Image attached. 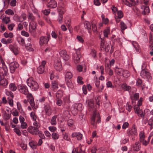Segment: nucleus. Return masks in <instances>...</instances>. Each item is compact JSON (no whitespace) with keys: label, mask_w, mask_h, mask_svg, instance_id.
<instances>
[{"label":"nucleus","mask_w":153,"mask_h":153,"mask_svg":"<svg viewBox=\"0 0 153 153\" xmlns=\"http://www.w3.org/2000/svg\"><path fill=\"white\" fill-rule=\"evenodd\" d=\"M107 65L108 67V69L107 70L109 71L108 74L110 76H112L113 74V71L110 69V67H109V64H107Z\"/></svg>","instance_id":"54"},{"label":"nucleus","mask_w":153,"mask_h":153,"mask_svg":"<svg viewBox=\"0 0 153 153\" xmlns=\"http://www.w3.org/2000/svg\"><path fill=\"white\" fill-rule=\"evenodd\" d=\"M141 74H145L147 78L148 79H150V78H152V77L150 76V73L149 72L146 71L145 70H143L141 71Z\"/></svg>","instance_id":"31"},{"label":"nucleus","mask_w":153,"mask_h":153,"mask_svg":"<svg viewBox=\"0 0 153 153\" xmlns=\"http://www.w3.org/2000/svg\"><path fill=\"white\" fill-rule=\"evenodd\" d=\"M57 115H54L52 117L51 123L52 125H55L57 123L56 119L57 118Z\"/></svg>","instance_id":"28"},{"label":"nucleus","mask_w":153,"mask_h":153,"mask_svg":"<svg viewBox=\"0 0 153 153\" xmlns=\"http://www.w3.org/2000/svg\"><path fill=\"white\" fill-rule=\"evenodd\" d=\"M82 105L81 104L79 103L78 104V105L77 106V108L76 109H75L74 110H75V111L76 112V113H75L76 114L77 112V110H81L82 109Z\"/></svg>","instance_id":"53"},{"label":"nucleus","mask_w":153,"mask_h":153,"mask_svg":"<svg viewBox=\"0 0 153 153\" xmlns=\"http://www.w3.org/2000/svg\"><path fill=\"white\" fill-rule=\"evenodd\" d=\"M47 6L50 8H55L57 6V3L55 0H51L48 3Z\"/></svg>","instance_id":"17"},{"label":"nucleus","mask_w":153,"mask_h":153,"mask_svg":"<svg viewBox=\"0 0 153 153\" xmlns=\"http://www.w3.org/2000/svg\"><path fill=\"white\" fill-rule=\"evenodd\" d=\"M66 11V9L64 5L62 6L59 5L58 7V12H59V15H63Z\"/></svg>","instance_id":"16"},{"label":"nucleus","mask_w":153,"mask_h":153,"mask_svg":"<svg viewBox=\"0 0 153 153\" xmlns=\"http://www.w3.org/2000/svg\"><path fill=\"white\" fill-rule=\"evenodd\" d=\"M115 71L118 75L124 77V70L123 68L116 67L115 68Z\"/></svg>","instance_id":"20"},{"label":"nucleus","mask_w":153,"mask_h":153,"mask_svg":"<svg viewBox=\"0 0 153 153\" xmlns=\"http://www.w3.org/2000/svg\"><path fill=\"white\" fill-rule=\"evenodd\" d=\"M27 18L29 19L32 21L34 20L35 19V17L32 13H29L27 15Z\"/></svg>","instance_id":"56"},{"label":"nucleus","mask_w":153,"mask_h":153,"mask_svg":"<svg viewBox=\"0 0 153 153\" xmlns=\"http://www.w3.org/2000/svg\"><path fill=\"white\" fill-rule=\"evenodd\" d=\"M134 111L136 114H137L138 116L141 117H144V114H143V111L141 109H140V106L138 105H135L134 106Z\"/></svg>","instance_id":"11"},{"label":"nucleus","mask_w":153,"mask_h":153,"mask_svg":"<svg viewBox=\"0 0 153 153\" xmlns=\"http://www.w3.org/2000/svg\"><path fill=\"white\" fill-rule=\"evenodd\" d=\"M46 64V62L45 61H43L42 62L41 65L37 68V72L38 73L41 74L44 72Z\"/></svg>","instance_id":"14"},{"label":"nucleus","mask_w":153,"mask_h":153,"mask_svg":"<svg viewBox=\"0 0 153 153\" xmlns=\"http://www.w3.org/2000/svg\"><path fill=\"white\" fill-rule=\"evenodd\" d=\"M59 54L60 56L65 60H68L69 59V56L67 54V52L65 50H62L60 51Z\"/></svg>","instance_id":"15"},{"label":"nucleus","mask_w":153,"mask_h":153,"mask_svg":"<svg viewBox=\"0 0 153 153\" xmlns=\"http://www.w3.org/2000/svg\"><path fill=\"white\" fill-rule=\"evenodd\" d=\"M76 153H84L85 150L82 149V146L80 145L78 147L75 149Z\"/></svg>","instance_id":"32"},{"label":"nucleus","mask_w":153,"mask_h":153,"mask_svg":"<svg viewBox=\"0 0 153 153\" xmlns=\"http://www.w3.org/2000/svg\"><path fill=\"white\" fill-rule=\"evenodd\" d=\"M27 85L31 90L33 91H36L39 88L38 83L32 78L28 79L27 81Z\"/></svg>","instance_id":"1"},{"label":"nucleus","mask_w":153,"mask_h":153,"mask_svg":"<svg viewBox=\"0 0 153 153\" xmlns=\"http://www.w3.org/2000/svg\"><path fill=\"white\" fill-rule=\"evenodd\" d=\"M120 25L121 31L123 33H124V23L123 21H122L120 22Z\"/></svg>","instance_id":"48"},{"label":"nucleus","mask_w":153,"mask_h":153,"mask_svg":"<svg viewBox=\"0 0 153 153\" xmlns=\"http://www.w3.org/2000/svg\"><path fill=\"white\" fill-rule=\"evenodd\" d=\"M47 36H41L39 38V42L40 46H42L44 44H47L50 39V34H46Z\"/></svg>","instance_id":"2"},{"label":"nucleus","mask_w":153,"mask_h":153,"mask_svg":"<svg viewBox=\"0 0 153 153\" xmlns=\"http://www.w3.org/2000/svg\"><path fill=\"white\" fill-rule=\"evenodd\" d=\"M27 130L30 133L32 134L36 135L39 133V129L35 127L32 126H29Z\"/></svg>","instance_id":"6"},{"label":"nucleus","mask_w":153,"mask_h":153,"mask_svg":"<svg viewBox=\"0 0 153 153\" xmlns=\"http://www.w3.org/2000/svg\"><path fill=\"white\" fill-rule=\"evenodd\" d=\"M6 29V27L4 26V25L3 23H1L0 25V32L1 33L5 31Z\"/></svg>","instance_id":"40"},{"label":"nucleus","mask_w":153,"mask_h":153,"mask_svg":"<svg viewBox=\"0 0 153 153\" xmlns=\"http://www.w3.org/2000/svg\"><path fill=\"white\" fill-rule=\"evenodd\" d=\"M34 122L33 123V125L36 126V128H37V129H39V128L40 127V123L37 121H34Z\"/></svg>","instance_id":"50"},{"label":"nucleus","mask_w":153,"mask_h":153,"mask_svg":"<svg viewBox=\"0 0 153 153\" xmlns=\"http://www.w3.org/2000/svg\"><path fill=\"white\" fill-rule=\"evenodd\" d=\"M17 1L16 0H11L10 2V6L11 7H15L16 5Z\"/></svg>","instance_id":"49"},{"label":"nucleus","mask_w":153,"mask_h":153,"mask_svg":"<svg viewBox=\"0 0 153 153\" xmlns=\"http://www.w3.org/2000/svg\"><path fill=\"white\" fill-rule=\"evenodd\" d=\"M9 48L10 50L13 52L15 55L18 54L19 53V51L17 48L13 45L10 44L9 45Z\"/></svg>","instance_id":"18"},{"label":"nucleus","mask_w":153,"mask_h":153,"mask_svg":"<svg viewBox=\"0 0 153 153\" xmlns=\"http://www.w3.org/2000/svg\"><path fill=\"white\" fill-rule=\"evenodd\" d=\"M9 88L10 91H15L16 90L17 88L18 89V86H16L15 83H12L9 84Z\"/></svg>","instance_id":"21"},{"label":"nucleus","mask_w":153,"mask_h":153,"mask_svg":"<svg viewBox=\"0 0 153 153\" xmlns=\"http://www.w3.org/2000/svg\"><path fill=\"white\" fill-rule=\"evenodd\" d=\"M30 116L33 121H36V116L34 112H31Z\"/></svg>","instance_id":"45"},{"label":"nucleus","mask_w":153,"mask_h":153,"mask_svg":"<svg viewBox=\"0 0 153 153\" xmlns=\"http://www.w3.org/2000/svg\"><path fill=\"white\" fill-rule=\"evenodd\" d=\"M63 138L65 140L67 141H70L71 139L68 136V134L66 133L63 134Z\"/></svg>","instance_id":"44"},{"label":"nucleus","mask_w":153,"mask_h":153,"mask_svg":"<svg viewBox=\"0 0 153 153\" xmlns=\"http://www.w3.org/2000/svg\"><path fill=\"white\" fill-rule=\"evenodd\" d=\"M139 97V94L138 93H135L133 96V98H131L132 103L133 102L134 100H138Z\"/></svg>","instance_id":"37"},{"label":"nucleus","mask_w":153,"mask_h":153,"mask_svg":"<svg viewBox=\"0 0 153 153\" xmlns=\"http://www.w3.org/2000/svg\"><path fill=\"white\" fill-rule=\"evenodd\" d=\"M118 16H117L119 19H121L123 16V14L121 11H118L117 12Z\"/></svg>","instance_id":"52"},{"label":"nucleus","mask_w":153,"mask_h":153,"mask_svg":"<svg viewBox=\"0 0 153 153\" xmlns=\"http://www.w3.org/2000/svg\"><path fill=\"white\" fill-rule=\"evenodd\" d=\"M52 137L54 140L58 139L59 137V135L55 132H53L51 135Z\"/></svg>","instance_id":"43"},{"label":"nucleus","mask_w":153,"mask_h":153,"mask_svg":"<svg viewBox=\"0 0 153 153\" xmlns=\"http://www.w3.org/2000/svg\"><path fill=\"white\" fill-rule=\"evenodd\" d=\"M63 92L62 90H59L56 93L57 99H60L63 96Z\"/></svg>","instance_id":"29"},{"label":"nucleus","mask_w":153,"mask_h":153,"mask_svg":"<svg viewBox=\"0 0 153 153\" xmlns=\"http://www.w3.org/2000/svg\"><path fill=\"white\" fill-rule=\"evenodd\" d=\"M110 29L109 28H108L105 29L103 31L104 36L105 37L108 38V35L110 34Z\"/></svg>","instance_id":"36"},{"label":"nucleus","mask_w":153,"mask_h":153,"mask_svg":"<svg viewBox=\"0 0 153 153\" xmlns=\"http://www.w3.org/2000/svg\"><path fill=\"white\" fill-rule=\"evenodd\" d=\"M17 40L19 43L21 45H23L25 43V40L22 37L18 38Z\"/></svg>","instance_id":"41"},{"label":"nucleus","mask_w":153,"mask_h":153,"mask_svg":"<svg viewBox=\"0 0 153 153\" xmlns=\"http://www.w3.org/2000/svg\"><path fill=\"white\" fill-rule=\"evenodd\" d=\"M23 28V25L21 23L18 24V27H17V30H22Z\"/></svg>","instance_id":"64"},{"label":"nucleus","mask_w":153,"mask_h":153,"mask_svg":"<svg viewBox=\"0 0 153 153\" xmlns=\"http://www.w3.org/2000/svg\"><path fill=\"white\" fill-rule=\"evenodd\" d=\"M21 34L22 36H24L27 37H28L29 36V33L24 30L22 31L21 32Z\"/></svg>","instance_id":"60"},{"label":"nucleus","mask_w":153,"mask_h":153,"mask_svg":"<svg viewBox=\"0 0 153 153\" xmlns=\"http://www.w3.org/2000/svg\"><path fill=\"white\" fill-rule=\"evenodd\" d=\"M131 90V87L130 86H128L125 83V91H128L130 92Z\"/></svg>","instance_id":"61"},{"label":"nucleus","mask_w":153,"mask_h":153,"mask_svg":"<svg viewBox=\"0 0 153 153\" xmlns=\"http://www.w3.org/2000/svg\"><path fill=\"white\" fill-rule=\"evenodd\" d=\"M65 81L66 82V84L69 88H74V85L71 82V80H65Z\"/></svg>","instance_id":"35"},{"label":"nucleus","mask_w":153,"mask_h":153,"mask_svg":"<svg viewBox=\"0 0 153 153\" xmlns=\"http://www.w3.org/2000/svg\"><path fill=\"white\" fill-rule=\"evenodd\" d=\"M5 13V14H7L8 15H13L14 14V13L13 11L11 9H8L6 10Z\"/></svg>","instance_id":"42"},{"label":"nucleus","mask_w":153,"mask_h":153,"mask_svg":"<svg viewBox=\"0 0 153 153\" xmlns=\"http://www.w3.org/2000/svg\"><path fill=\"white\" fill-rule=\"evenodd\" d=\"M8 84V81L4 78L3 74L0 75V85L6 88Z\"/></svg>","instance_id":"5"},{"label":"nucleus","mask_w":153,"mask_h":153,"mask_svg":"<svg viewBox=\"0 0 153 153\" xmlns=\"http://www.w3.org/2000/svg\"><path fill=\"white\" fill-rule=\"evenodd\" d=\"M13 20L17 22H22V20L21 19L20 16H18L17 14H15L13 17Z\"/></svg>","instance_id":"30"},{"label":"nucleus","mask_w":153,"mask_h":153,"mask_svg":"<svg viewBox=\"0 0 153 153\" xmlns=\"http://www.w3.org/2000/svg\"><path fill=\"white\" fill-rule=\"evenodd\" d=\"M29 145L33 149H36L37 146V143L33 140H32L29 142Z\"/></svg>","instance_id":"26"},{"label":"nucleus","mask_w":153,"mask_h":153,"mask_svg":"<svg viewBox=\"0 0 153 153\" xmlns=\"http://www.w3.org/2000/svg\"><path fill=\"white\" fill-rule=\"evenodd\" d=\"M81 56L80 51H77L74 55L73 58L74 62L75 64H77L80 62V58Z\"/></svg>","instance_id":"7"},{"label":"nucleus","mask_w":153,"mask_h":153,"mask_svg":"<svg viewBox=\"0 0 153 153\" xmlns=\"http://www.w3.org/2000/svg\"><path fill=\"white\" fill-rule=\"evenodd\" d=\"M18 90L20 93L26 95L29 92L27 87L25 85H18Z\"/></svg>","instance_id":"4"},{"label":"nucleus","mask_w":153,"mask_h":153,"mask_svg":"<svg viewBox=\"0 0 153 153\" xmlns=\"http://www.w3.org/2000/svg\"><path fill=\"white\" fill-rule=\"evenodd\" d=\"M140 144L139 142H136L133 147V150L136 151H139L140 149Z\"/></svg>","instance_id":"24"},{"label":"nucleus","mask_w":153,"mask_h":153,"mask_svg":"<svg viewBox=\"0 0 153 153\" xmlns=\"http://www.w3.org/2000/svg\"><path fill=\"white\" fill-rule=\"evenodd\" d=\"M4 37L6 38H12L13 36V33L11 32H10L8 34L7 33L5 32L4 34Z\"/></svg>","instance_id":"39"},{"label":"nucleus","mask_w":153,"mask_h":153,"mask_svg":"<svg viewBox=\"0 0 153 153\" xmlns=\"http://www.w3.org/2000/svg\"><path fill=\"white\" fill-rule=\"evenodd\" d=\"M26 95H27V98L29 100L34 99L33 96L30 93H29L28 92Z\"/></svg>","instance_id":"57"},{"label":"nucleus","mask_w":153,"mask_h":153,"mask_svg":"<svg viewBox=\"0 0 153 153\" xmlns=\"http://www.w3.org/2000/svg\"><path fill=\"white\" fill-rule=\"evenodd\" d=\"M71 137L73 138H76L78 140L82 139V135L79 132H74L72 134Z\"/></svg>","instance_id":"19"},{"label":"nucleus","mask_w":153,"mask_h":153,"mask_svg":"<svg viewBox=\"0 0 153 153\" xmlns=\"http://www.w3.org/2000/svg\"><path fill=\"white\" fill-rule=\"evenodd\" d=\"M84 27L85 29H87L89 33L91 32V25L89 22L88 21H85L84 23Z\"/></svg>","instance_id":"23"},{"label":"nucleus","mask_w":153,"mask_h":153,"mask_svg":"<svg viewBox=\"0 0 153 153\" xmlns=\"http://www.w3.org/2000/svg\"><path fill=\"white\" fill-rule=\"evenodd\" d=\"M54 65V68L57 71H60L62 70V66L60 61L59 60L55 61Z\"/></svg>","instance_id":"12"},{"label":"nucleus","mask_w":153,"mask_h":153,"mask_svg":"<svg viewBox=\"0 0 153 153\" xmlns=\"http://www.w3.org/2000/svg\"><path fill=\"white\" fill-rule=\"evenodd\" d=\"M58 88V85L57 82L55 81H53L52 82L51 89L54 92L56 91Z\"/></svg>","instance_id":"22"},{"label":"nucleus","mask_w":153,"mask_h":153,"mask_svg":"<svg viewBox=\"0 0 153 153\" xmlns=\"http://www.w3.org/2000/svg\"><path fill=\"white\" fill-rule=\"evenodd\" d=\"M96 51L94 49H92L90 54L92 55V56L94 57L95 58L96 56Z\"/></svg>","instance_id":"59"},{"label":"nucleus","mask_w":153,"mask_h":153,"mask_svg":"<svg viewBox=\"0 0 153 153\" xmlns=\"http://www.w3.org/2000/svg\"><path fill=\"white\" fill-rule=\"evenodd\" d=\"M63 115L66 117H69L70 116L69 112L68 110H65L63 112Z\"/></svg>","instance_id":"58"},{"label":"nucleus","mask_w":153,"mask_h":153,"mask_svg":"<svg viewBox=\"0 0 153 153\" xmlns=\"http://www.w3.org/2000/svg\"><path fill=\"white\" fill-rule=\"evenodd\" d=\"M72 74L71 72H67L65 75V80H71V79L72 77Z\"/></svg>","instance_id":"25"},{"label":"nucleus","mask_w":153,"mask_h":153,"mask_svg":"<svg viewBox=\"0 0 153 153\" xmlns=\"http://www.w3.org/2000/svg\"><path fill=\"white\" fill-rule=\"evenodd\" d=\"M134 131H133L132 130H129L128 131V135H132L133 134H135L136 133V129L135 128H134Z\"/></svg>","instance_id":"51"},{"label":"nucleus","mask_w":153,"mask_h":153,"mask_svg":"<svg viewBox=\"0 0 153 153\" xmlns=\"http://www.w3.org/2000/svg\"><path fill=\"white\" fill-rule=\"evenodd\" d=\"M94 80H95L94 83L96 87L98 89V92H101L104 88V86L103 85H102L100 87V81L97 79V77H96V79H94Z\"/></svg>","instance_id":"13"},{"label":"nucleus","mask_w":153,"mask_h":153,"mask_svg":"<svg viewBox=\"0 0 153 153\" xmlns=\"http://www.w3.org/2000/svg\"><path fill=\"white\" fill-rule=\"evenodd\" d=\"M15 25L13 23H12L10 24L8 26V28L10 30H12L13 28L15 27Z\"/></svg>","instance_id":"62"},{"label":"nucleus","mask_w":153,"mask_h":153,"mask_svg":"<svg viewBox=\"0 0 153 153\" xmlns=\"http://www.w3.org/2000/svg\"><path fill=\"white\" fill-rule=\"evenodd\" d=\"M48 129L50 131L52 132H54L56 131V128L53 126H49L48 127Z\"/></svg>","instance_id":"63"},{"label":"nucleus","mask_w":153,"mask_h":153,"mask_svg":"<svg viewBox=\"0 0 153 153\" xmlns=\"http://www.w3.org/2000/svg\"><path fill=\"white\" fill-rule=\"evenodd\" d=\"M29 102L30 105L33 108L36 109V108L35 107V104L34 99L29 100Z\"/></svg>","instance_id":"46"},{"label":"nucleus","mask_w":153,"mask_h":153,"mask_svg":"<svg viewBox=\"0 0 153 153\" xmlns=\"http://www.w3.org/2000/svg\"><path fill=\"white\" fill-rule=\"evenodd\" d=\"M44 110L46 115L48 116H50L53 112V110L51 106L49 105H46L44 108Z\"/></svg>","instance_id":"9"},{"label":"nucleus","mask_w":153,"mask_h":153,"mask_svg":"<svg viewBox=\"0 0 153 153\" xmlns=\"http://www.w3.org/2000/svg\"><path fill=\"white\" fill-rule=\"evenodd\" d=\"M2 21L6 24H8L10 21V18L7 16L4 17L2 19Z\"/></svg>","instance_id":"38"},{"label":"nucleus","mask_w":153,"mask_h":153,"mask_svg":"<svg viewBox=\"0 0 153 153\" xmlns=\"http://www.w3.org/2000/svg\"><path fill=\"white\" fill-rule=\"evenodd\" d=\"M96 118V113L94 112L93 116L91 118V124L93 125H94L95 124V120Z\"/></svg>","instance_id":"34"},{"label":"nucleus","mask_w":153,"mask_h":153,"mask_svg":"<svg viewBox=\"0 0 153 153\" xmlns=\"http://www.w3.org/2000/svg\"><path fill=\"white\" fill-rule=\"evenodd\" d=\"M5 94L7 96L10 97L11 99H13L14 97L13 94L10 90H6Z\"/></svg>","instance_id":"33"},{"label":"nucleus","mask_w":153,"mask_h":153,"mask_svg":"<svg viewBox=\"0 0 153 153\" xmlns=\"http://www.w3.org/2000/svg\"><path fill=\"white\" fill-rule=\"evenodd\" d=\"M37 26V24L36 22L33 21L31 22L29 26V32L32 33H34L36 32Z\"/></svg>","instance_id":"8"},{"label":"nucleus","mask_w":153,"mask_h":153,"mask_svg":"<svg viewBox=\"0 0 153 153\" xmlns=\"http://www.w3.org/2000/svg\"><path fill=\"white\" fill-rule=\"evenodd\" d=\"M100 48L102 50H105L108 52L109 51L110 48V45L109 44H107L105 41L102 39H101Z\"/></svg>","instance_id":"3"},{"label":"nucleus","mask_w":153,"mask_h":153,"mask_svg":"<svg viewBox=\"0 0 153 153\" xmlns=\"http://www.w3.org/2000/svg\"><path fill=\"white\" fill-rule=\"evenodd\" d=\"M148 124L151 126L150 129L153 128V119H150L148 122Z\"/></svg>","instance_id":"47"},{"label":"nucleus","mask_w":153,"mask_h":153,"mask_svg":"<svg viewBox=\"0 0 153 153\" xmlns=\"http://www.w3.org/2000/svg\"><path fill=\"white\" fill-rule=\"evenodd\" d=\"M3 71H2V73H0V75L3 74L4 76H7L8 75V71L7 68L5 66H3Z\"/></svg>","instance_id":"27"},{"label":"nucleus","mask_w":153,"mask_h":153,"mask_svg":"<svg viewBox=\"0 0 153 153\" xmlns=\"http://www.w3.org/2000/svg\"><path fill=\"white\" fill-rule=\"evenodd\" d=\"M88 105L89 108H90L91 109L93 108L94 107V102L92 101H90L88 102Z\"/></svg>","instance_id":"55"},{"label":"nucleus","mask_w":153,"mask_h":153,"mask_svg":"<svg viewBox=\"0 0 153 153\" xmlns=\"http://www.w3.org/2000/svg\"><path fill=\"white\" fill-rule=\"evenodd\" d=\"M19 64L16 62H11L10 65V72L13 73L14 72L16 69L19 67Z\"/></svg>","instance_id":"10"}]
</instances>
